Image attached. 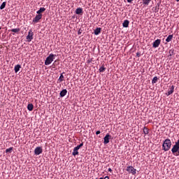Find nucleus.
Here are the masks:
<instances>
[{"label":"nucleus","mask_w":179,"mask_h":179,"mask_svg":"<svg viewBox=\"0 0 179 179\" xmlns=\"http://www.w3.org/2000/svg\"><path fill=\"white\" fill-rule=\"evenodd\" d=\"M158 80H159V78H157V76L154 77L152 80V84L155 85V83H157Z\"/></svg>","instance_id":"obj_22"},{"label":"nucleus","mask_w":179,"mask_h":179,"mask_svg":"<svg viewBox=\"0 0 179 179\" xmlns=\"http://www.w3.org/2000/svg\"><path fill=\"white\" fill-rule=\"evenodd\" d=\"M106 71V68L104 66H102L99 68V72H104Z\"/></svg>","instance_id":"obj_28"},{"label":"nucleus","mask_w":179,"mask_h":179,"mask_svg":"<svg viewBox=\"0 0 179 179\" xmlns=\"http://www.w3.org/2000/svg\"><path fill=\"white\" fill-rule=\"evenodd\" d=\"M123 27H129V20H125L122 23Z\"/></svg>","instance_id":"obj_14"},{"label":"nucleus","mask_w":179,"mask_h":179,"mask_svg":"<svg viewBox=\"0 0 179 179\" xmlns=\"http://www.w3.org/2000/svg\"><path fill=\"white\" fill-rule=\"evenodd\" d=\"M82 146H83V143H81L80 145L75 147V148L78 149L79 150V149H80V148H82Z\"/></svg>","instance_id":"obj_29"},{"label":"nucleus","mask_w":179,"mask_h":179,"mask_svg":"<svg viewBox=\"0 0 179 179\" xmlns=\"http://www.w3.org/2000/svg\"><path fill=\"white\" fill-rule=\"evenodd\" d=\"M0 30H1V27H0Z\"/></svg>","instance_id":"obj_38"},{"label":"nucleus","mask_w":179,"mask_h":179,"mask_svg":"<svg viewBox=\"0 0 179 179\" xmlns=\"http://www.w3.org/2000/svg\"><path fill=\"white\" fill-rule=\"evenodd\" d=\"M171 148V140L166 139L162 144V149L164 152H169Z\"/></svg>","instance_id":"obj_1"},{"label":"nucleus","mask_w":179,"mask_h":179,"mask_svg":"<svg viewBox=\"0 0 179 179\" xmlns=\"http://www.w3.org/2000/svg\"><path fill=\"white\" fill-rule=\"evenodd\" d=\"M176 2H179V0H176Z\"/></svg>","instance_id":"obj_37"},{"label":"nucleus","mask_w":179,"mask_h":179,"mask_svg":"<svg viewBox=\"0 0 179 179\" xmlns=\"http://www.w3.org/2000/svg\"><path fill=\"white\" fill-rule=\"evenodd\" d=\"M20 68H21V66L20 64H17L15 66L14 71H15V73H17L19 72V71H20Z\"/></svg>","instance_id":"obj_15"},{"label":"nucleus","mask_w":179,"mask_h":179,"mask_svg":"<svg viewBox=\"0 0 179 179\" xmlns=\"http://www.w3.org/2000/svg\"><path fill=\"white\" fill-rule=\"evenodd\" d=\"M160 43H162V40L157 39L155 41L152 43L153 48H157L160 45Z\"/></svg>","instance_id":"obj_9"},{"label":"nucleus","mask_w":179,"mask_h":179,"mask_svg":"<svg viewBox=\"0 0 179 179\" xmlns=\"http://www.w3.org/2000/svg\"><path fill=\"white\" fill-rule=\"evenodd\" d=\"M66 93H68V91L66 90H62L60 92V97H65L66 96Z\"/></svg>","instance_id":"obj_13"},{"label":"nucleus","mask_w":179,"mask_h":179,"mask_svg":"<svg viewBox=\"0 0 179 179\" xmlns=\"http://www.w3.org/2000/svg\"><path fill=\"white\" fill-rule=\"evenodd\" d=\"M55 57H57V55H54L52 53L49 55L48 56V57L46 58L45 61V65H50V64H51L52 61H54V59H55Z\"/></svg>","instance_id":"obj_3"},{"label":"nucleus","mask_w":179,"mask_h":179,"mask_svg":"<svg viewBox=\"0 0 179 179\" xmlns=\"http://www.w3.org/2000/svg\"><path fill=\"white\" fill-rule=\"evenodd\" d=\"M136 57H141V53L139 52H138L136 53Z\"/></svg>","instance_id":"obj_31"},{"label":"nucleus","mask_w":179,"mask_h":179,"mask_svg":"<svg viewBox=\"0 0 179 179\" xmlns=\"http://www.w3.org/2000/svg\"><path fill=\"white\" fill-rule=\"evenodd\" d=\"M5 6H6V1L3 2L2 4L0 6L1 10H2V9H5Z\"/></svg>","instance_id":"obj_26"},{"label":"nucleus","mask_w":179,"mask_h":179,"mask_svg":"<svg viewBox=\"0 0 179 179\" xmlns=\"http://www.w3.org/2000/svg\"><path fill=\"white\" fill-rule=\"evenodd\" d=\"M101 133V132L100 131H97L96 132V135H100Z\"/></svg>","instance_id":"obj_32"},{"label":"nucleus","mask_w":179,"mask_h":179,"mask_svg":"<svg viewBox=\"0 0 179 179\" xmlns=\"http://www.w3.org/2000/svg\"><path fill=\"white\" fill-rule=\"evenodd\" d=\"M143 134L145 135H148L149 134V129H148V127H143Z\"/></svg>","instance_id":"obj_20"},{"label":"nucleus","mask_w":179,"mask_h":179,"mask_svg":"<svg viewBox=\"0 0 179 179\" xmlns=\"http://www.w3.org/2000/svg\"><path fill=\"white\" fill-rule=\"evenodd\" d=\"M33 36H34V34L33 33L31 29H30L28 32V35L27 36V40L29 43H30V41L33 40Z\"/></svg>","instance_id":"obj_5"},{"label":"nucleus","mask_w":179,"mask_h":179,"mask_svg":"<svg viewBox=\"0 0 179 179\" xmlns=\"http://www.w3.org/2000/svg\"><path fill=\"white\" fill-rule=\"evenodd\" d=\"M173 40V35H169V36L166 38V43H170Z\"/></svg>","instance_id":"obj_21"},{"label":"nucleus","mask_w":179,"mask_h":179,"mask_svg":"<svg viewBox=\"0 0 179 179\" xmlns=\"http://www.w3.org/2000/svg\"><path fill=\"white\" fill-rule=\"evenodd\" d=\"M126 170L127 171H128V173L133 174V176H135V174H136V169L132 166H127Z\"/></svg>","instance_id":"obj_4"},{"label":"nucleus","mask_w":179,"mask_h":179,"mask_svg":"<svg viewBox=\"0 0 179 179\" xmlns=\"http://www.w3.org/2000/svg\"><path fill=\"white\" fill-rule=\"evenodd\" d=\"M58 82L61 83L62 82H64V74L62 73L58 79Z\"/></svg>","instance_id":"obj_24"},{"label":"nucleus","mask_w":179,"mask_h":179,"mask_svg":"<svg viewBox=\"0 0 179 179\" xmlns=\"http://www.w3.org/2000/svg\"><path fill=\"white\" fill-rule=\"evenodd\" d=\"M132 1H134V0H127V2H129V3H131V2H132Z\"/></svg>","instance_id":"obj_35"},{"label":"nucleus","mask_w":179,"mask_h":179,"mask_svg":"<svg viewBox=\"0 0 179 179\" xmlns=\"http://www.w3.org/2000/svg\"><path fill=\"white\" fill-rule=\"evenodd\" d=\"M150 2H152V0H143V4L145 5L146 6H148Z\"/></svg>","instance_id":"obj_19"},{"label":"nucleus","mask_w":179,"mask_h":179,"mask_svg":"<svg viewBox=\"0 0 179 179\" xmlns=\"http://www.w3.org/2000/svg\"><path fill=\"white\" fill-rule=\"evenodd\" d=\"M27 108L29 111H33V109L34 108V106L33 105V103H29L27 106Z\"/></svg>","instance_id":"obj_18"},{"label":"nucleus","mask_w":179,"mask_h":179,"mask_svg":"<svg viewBox=\"0 0 179 179\" xmlns=\"http://www.w3.org/2000/svg\"><path fill=\"white\" fill-rule=\"evenodd\" d=\"M57 65H59V62L58 60H55L52 64L53 68H56Z\"/></svg>","instance_id":"obj_25"},{"label":"nucleus","mask_w":179,"mask_h":179,"mask_svg":"<svg viewBox=\"0 0 179 179\" xmlns=\"http://www.w3.org/2000/svg\"><path fill=\"white\" fill-rule=\"evenodd\" d=\"M103 179H110L108 176H106Z\"/></svg>","instance_id":"obj_36"},{"label":"nucleus","mask_w":179,"mask_h":179,"mask_svg":"<svg viewBox=\"0 0 179 179\" xmlns=\"http://www.w3.org/2000/svg\"><path fill=\"white\" fill-rule=\"evenodd\" d=\"M108 171L110 173H113V169H111V168H109V169H108Z\"/></svg>","instance_id":"obj_33"},{"label":"nucleus","mask_w":179,"mask_h":179,"mask_svg":"<svg viewBox=\"0 0 179 179\" xmlns=\"http://www.w3.org/2000/svg\"><path fill=\"white\" fill-rule=\"evenodd\" d=\"M43 12H45V8H44V7L40 8V9L38 11H36V13H37V15H41V13H43Z\"/></svg>","instance_id":"obj_16"},{"label":"nucleus","mask_w":179,"mask_h":179,"mask_svg":"<svg viewBox=\"0 0 179 179\" xmlns=\"http://www.w3.org/2000/svg\"><path fill=\"white\" fill-rule=\"evenodd\" d=\"M111 138V136L107 134L103 138V143L104 145H107V143H110V139Z\"/></svg>","instance_id":"obj_8"},{"label":"nucleus","mask_w":179,"mask_h":179,"mask_svg":"<svg viewBox=\"0 0 179 179\" xmlns=\"http://www.w3.org/2000/svg\"><path fill=\"white\" fill-rule=\"evenodd\" d=\"M94 33L95 36H99L100 34V33H101V28L98 27V28L95 29Z\"/></svg>","instance_id":"obj_12"},{"label":"nucleus","mask_w":179,"mask_h":179,"mask_svg":"<svg viewBox=\"0 0 179 179\" xmlns=\"http://www.w3.org/2000/svg\"><path fill=\"white\" fill-rule=\"evenodd\" d=\"M171 152L174 156H179V139L175 142V145H173Z\"/></svg>","instance_id":"obj_2"},{"label":"nucleus","mask_w":179,"mask_h":179,"mask_svg":"<svg viewBox=\"0 0 179 179\" xmlns=\"http://www.w3.org/2000/svg\"><path fill=\"white\" fill-rule=\"evenodd\" d=\"M43 153V148L41 147H36L34 150V155L38 156V155H41Z\"/></svg>","instance_id":"obj_6"},{"label":"nucleus","mask_w":179,"mask_h":179,"mask_svg":"<svg viewBox=\"0 0 179 179\" xmlns=\"http://www.w3.org/2000/svg\"><path fill=\"white\" fill-rule=\"evenodd\" d=\"M43 17L42 14H38L36 15V17L33 19V22L34 23H38L40 22L41 19Z\"/></svg>","instance_id":"obj_7"},{"label":"nucleus","mask_w":179,"mask_h":179,"mask_svg":"<svg viewBox=\"0 0 179 179\" xmlns=\"http://www.w3.org/2000/svg\"><path fill=\"white\" fill-rule=\"evenodd\" d=\"M76 15H83V8H78L76 10Z\"/></svg>","instance_id":"obj_10"},{"label":"nucleus","mask_w":179,"mask_h":179,"mask_svg":"<svg viewBox=\"0 0 179 179\" xmlns=\"http://www.w3.org/2000/svg\"><path fill=\"white\" fill-rule=\"evenodd\" d=\"M12 150H13V148L10 147V148L6 150V153H12Z\"/></svg>","instance_id":"obj_27"},{"label":"nucleus","mask_w":179,"mask_h":179,"mask_svg":"<svg viewBox=\"0 0 179 179\" xmlns=\"http://www.w3.org/2000/svg\"><path fill=\"white\" fill-rule=\"evenodd\" d=\"M79 150L78 148H76V147L73 148V152H72V155L73 156H76L78 155H79Z\"/></svg>","instance_id":"obj_17"},{"label":"nucleus","mask_w":179,"mask_h":179,"mask_svg":"<svg viewBox=\"0 0 179 179\" xmlns=\"http://www.w3.org/2000/svg\"><path fill=\"white\" fill-rule=\"evenodd\" d=\"M159 9H160V5L157 3V5L155 6V12H159Z\"/></svg>","instance_id":"obj_30"},{"label":"nucleus","mask_w":179,"mask_h":179,"mask_svg":"<svg viewBox=\"0 0 179 179\" xmlns=\"http://www.w3.org/2000/svg\"><path fill=\"white\" fill-rule=\"evenodd\" d=\"M10 31H12L13 33H20V28L13 29H10Z\"/></svg>","instance_id":"obj_23"},{"label":"nucleus","mask_w":179,"mask_h":179,"mask_svg":"<svg viewBox=\"0 0 179 179\" xmlns=\"http://www.w3.org/2000/svg\"><path fill=\"white\" fill-rule=\"evenodd\" d=\"M78 35H80L82 34V31H80V30L78 31Z\"/></svg>","instance_id":"obj_34"},{"label":"nucleus","mask_w":179,"mask_h":179,"mask_svg":"<svg viewBox=\"0 0 179 179\" xmlns=\"http://www.w3.org/2000/svg\"><path fill=\"white\" fill-rule=\"evenodd\" d=\"M174 93V85H172L170 88V90L166 93V96H170V94H173Z\"/></svg>","instance_id":"obj_11"}]
</instances>
